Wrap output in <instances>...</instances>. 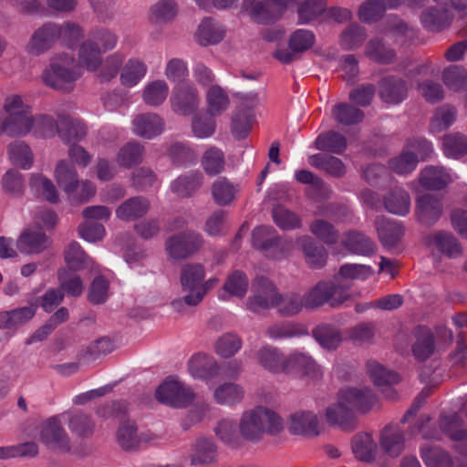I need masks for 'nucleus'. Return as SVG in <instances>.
<instances>
[{
	"label": "nucleus",
	"mask_w": 467,
	"mask_h": 467,
	"mask_svg": "<svg viewBox=\"0 0 467 467\" xmlns=\"http://www.w3.org/2000/svg\"><path fill=\"white\" fill-rule=\"evenodd\" d=\"M283 430L281 418L273 410L257 407L243 414L239 422L241 436L249 441H257L265 433L276 435Z\"/></svg>",
	"instance_id": "obj_1"
},
{
	"label": "nucleus",
	"mask_w": 467,
	"mask_h": 467,
	"mask_svg": "<svg viewBox=\"0 0 467 467\" xmlns=\"http://www.w3.org/2000/svg\"><path fill=\"white\" fill-rule=\"evenodd\" d=\"M76 61L72 56L61 54L51 59L50 65L43 74L44 83L61 93H69L74 89L75 82L79 78L76 72Z\"/></svg>",
	"instance_id": "obj_2"
},
{
	"label": "nucleus",
	"mask_w": 467,
	"mask_h": 467,
	"mask_svg": "<svg viewBox=\"0 0 467 467\" xmlns=\"http://www.w3.org/2000/svg\"><path fill=\"white\" fill-rule=\"evenodd\" d=\"M281 293L273 280L262 274L256 275L251 283V296L246 300V308L260 314L278 306Z\"/></svg>",
	"instance_id": "obj_3"
},
{
	"label": "nucleus",
	"mask_w": 467,
	"mask_h": 467,
	"mask_svg": "<svg viewBox=\"0 0 467 467\" xmlns=\"http://www.w3.org/2000/svg\"><path fill=\"white\" fill-rule=\"evenodd\" d=\"M203 244V236L191 229L171 234L164 243L169 257L177 261L191 258L202 248Z\"/></svg>",
	"instance_id": "obj_4"
},
{
	"label": "nucleus",
	"mask_w": 467,
	"mask_h": 467,
	"mask_svg": "<svg viewBox=\"0 0 467 467\" xmlns=\"http://www.w3.org/2000/svg\"><path fill=\"white\" fill-rule=\"evenodd\" d=\"M294 0H243L241 12L260 25H270L279 20Z\"/></svg>",
	"instance_id": "obj_5"
},
{
	"label": "nucleus",
	"mask_w": 467,
	"mask_h": 467,
	"mask_svg": "<svg viewBox=\"0 0 467 467\" xmlns=\"http://www.w3.org/2000/svg\"><path fill=\"white\" fill-rule=\"evenodd\" d=\"M194 397L190 388L173 379L165 380L156 389L157 400L172 407H186L193 401Z\"/></svg>",
	"instance_id": "obj_6"
},
{
	"label": "nucleus",
	"mask_w": 467,
	"mask_h": 467,
	"mask_svg": "<svg viewBox=\"0 0 467 467\" xmlns=\"http://www.w3.org/2000/svg\"><path fill=\"white\" fill-rule=\"evenodd\" d=\"M61 36V26L53 22L45 23L32 34L26 50L29 55L39 56L49 50Z\"/></svg>",
	"instance_id": "obj_7"
},
{
	"label": "nucleus",
	"mask_w": 467,
	"mask_h": 467,
	"mask_svg": "<svg viewBox=\"0 0 467 467\" xmlns=\"http://www.w3.org/2000/svg\"><path fill=\"white\" fill-rule=\"evenodd\" d=\"M40 440L49 449L61 453L71 452L70 438L65 431L60 420L52 417L47 420L41 429Z\"/></svg>",
	"instance_id": "obj_8"
},
{
	"label": "nucleus",
	"mask_w": 467,
	"mask_h": 467,
	"mask_svg": "<svg viewBox=\"0 0 467 467\" xmlns=\"http://www.w3.org/2000/svg\"><path fill=\"white\" fill-rule=\"evenodd\" d=\"M340 406H345L350 412L366 413L376 403V396L368 389L346 388L337 393Z\"/></svg>",
	"instance_id": "obj_9"
},
{
	"label": "nucleus",
	"mask_w": 467,
	"mask_h": 467,
	"mask_svg": "<svg viewBox=\"0 0 467 467\" xmlns=\"http://www.w3.org/2000/svg\"><path fill=\"white\" fill-rule=\"evenodd\" d=\"M285 374L319 379L323 376L321 367L308 355L295 352L287 356L285 365Z\"/></svg>",
	"instance_id": "obj_10"
},
{
	"label": "nucleus",
	"mask_w": 467,
	"mask_h": 467,
	"mask_svg": "<svg viewBox=\"0 0 467 467\" xmlns=\"http://www.w3.org/2000/svg\"><path fill=\"white\" fill-rule=\"evenodd\" d=\"M408 94V86L404 79L396 76H386L379 82V95L388 104L400 103Z\"/></svg>",
	"instance_id": "obj_11"
},
{
	"label": "nucleus",
	"mask_w": 467,
	"mask_h": 467,
	"mask_svg": "<svg viewBox=\"0 0 467 467\" xmlns=\"http://www.w3.org/2000/svg\"><path fill=\"white\" fill-rule=\"evenodd\" d=\"M199 102L196 88L190 86L178 87L171 97L172 109L183 116L193 114L199 107Z\"/></svg>",
	"instance_id": "obj_12"
},
{
	"label": "nucleus",
	"mask_w": 467,
	"mask_h": 467,
	"mask_svg": "<svg viewBox=\"0 0 467 467\" xmlns=\"http://www.w3.org/2000/svg\"><path fill=\"white\" fill-rule=\"evenodd\" d=\"M132 125L136 135L148 140L161 134L165 127L163 119L151 112L138 114L133 119Z\"/></svg>",
	"instance_id": "obj_13"
},
{
	"label": "nucleus",
	"mask_w": 467,
	"mask_h": 467,
	"mask_svg": "<svg viewBox=\"0 0 467 467\" xmlns=\"http://www.w3.org/2000/svg\"><path fill=\"white\" fill-rule=\"evenodd\" d=\"M427 244H433L440 253L449 258L460 257L463 248L459 240L450 232L436 231L424 238Z\"/></svg>",
	"instance_id": "obj_14"
},
{
	"label": "nucleus",
	"mask_w": 467,
	"mask_h": 467,
	"mask_svg": "<svg viewBox=\"0 0 467 467\" xmlns=\"http://www.w3.org/2000/svg\"><path fill=\"white\" fill-rule=\"evenodd\" d=\"M289 430L295 435L317 436L319 420L310 410H298L290 415Z\"/></svg>",
	"instance_id": "obj_15"
},
{
	"label": "nucleus",
	"mask_w": 467,
	"mask_h": 467,
	"mask_svg": "<svg viewBox=\"0 0 467 467\" xmlns=\"http://www.w3.org/2000/svg\"><path fill=\"white\" fill-rule=\"evenodd\" d=\"M453 19L451 10L436 4L424 9L420 14V22L429 31L440 32L448 27Z\"/></svg>",
	"instance_id": "obj_16"
},
{
	"label": "nucleus",
	"mask_w": 467,
	"mask_h": 467,
	"mask_svg": "<svg viewBox=\"0 0 467 467\" xmlns=\"http://www.w3.org/2000/svg\"><path fill=\"white\" fill-rule=\"evenodd\" d=\"M341 286L334 281L318 282L304 296L305 307L316 308L328 302L336 295Z\"/></svg>",
	"instance_id": "obj_17"
},
{
	"label": "nucleus",
	"mask_w": 467,
	"mask_h": 467,
	"mask_svg": "<svg viewBox=\"0 0 467 467\" xmlns=\"http://www.w3.org/2000/svg\"><path fill=\"white\" fill-rule=\"evenodd\" d=\"M442 213V204L438 198L425 194L417 200V218L425 226H432Z\"/></svg>",
	"instance_id": "obj_18"
},
{
	"label": "nucleus",
	"mask_w": 467,
	"mask_h": 467,
	"mask_svg": "<svg viewBox=\"0 0 467 467\" xmlns=\"http://www.w3.org/2000/svg\"><path fill=\"white\" fill-rule=\"evenodd\" d=\"M325 416L330 426H337L344 431L351 432L358 428L356 414L350 412L345 406H340L337 400L336 403L327 408Z\"/></svg>",
	"instance_id": "obj_19"
},
{
	"label": "nucleus",
	"mask_w": 467,
	"mask_h": 467,
	"mask_svg": "<svg viewBox=\"0 0 467 467\" xmlns=\"http://www.w3.org/2000/svg\"><path fill=\"white\" fill-rule=\"evenodd\" d=\"M50 239L41 228L24 231L17 240V247L22 253L39 254L49 247Z\"/></svg>",
	"instance_id": "obj_20"
},
{
	"label": "nucleus",
	"mask_w": 467,
	"mask_h": 467,
	"mask_svg": "<svg viewBox=\"0 0 467 467\" xmlns=\"http://www.w3.org/2000/svg\"><path fill=\"white\" fill-rule=\"evenodd\" d=\"M296 243L303 251L306 263L311 268L318 269L326 265L327 253L322 244L308 235L298 237Z\"/></svg>",
	"instance_id": "obj_21"
},
{
	"label": "nucleus",
	"mask_w": 467,
	"mask_h": 467,
	"mask_svg": "<svg viewBox=\"0 0 467 467\" xmlns=\"http://www.w3.org/2000/svg\"><path fill=\"white\" fill-rule=\"evenodd\" d=\"M35 122L32 113L10 114L4 119L0 130L9 137H22L32 130Z\"/></svg>",
	"instance_id": "obj_22"
},
{
	"label": "nucleus",
	"mask_w": 467,
	"mask_h": 467,
	"mask_svg": "<svg viewBox=\"0 0 467 467\" xmlns=\"http://www.w3.org/2000/svg\"><path fill=\"white\" fill-rule=\"evenodd\" d=\"M415 341L411 346L413 356L418 361L427 360L435 350V340L431 331L425 327H417L413 330Z\"/></svg>",
	"instance_id": "obj_23"
},
{
	"label": "nucleus",
	"mask_w": 467,
	"mask_h": 467,
	"mask_svg": "<svg viewBox=\"0 0 467 467\" xmlns=\"http://www.w3.org/2000/svg\"><path fill=\"white\" fill-rule=\"evenodd\" d=\"M60 131L59 138L68 145L78 143L87 136L88 128L79 119L69 115H59Z\"/></svg>",
	"instance_id": "obj_24"
},
{
	"label": "nucleus",
	"mask_w": 467,
	"mask_h": 467,
	"mask_svg": "<svg viewBox=\"0 0 467 467\" xmlns=\"http://www.w3.org/2000/svg\"><path fill=\"white\" fill-rule=\"evenodd\" d=\"M375 226L381 244L386 247H394L401 240L404 230L400 223L379 216L375 220Z\"/></svg>",
	"instance_id": "obj_25"
},
{
	"label": "nucleus",
	"mask_w": 467,
	"mask_h": 467,
	"mask_svg": "<svg viewBox=\"0 0 467 467\" xmlns=\"http://www.w3.org/2000/svg\"><path fill=\"white\" fill-rule=\"evenodd\" d=\"M150 201L142 196L131 197L116 209V216L122 221H134L143 217L150 210Z\"/></svg>",
	"instance_id": "obj_26"
},
{
	"label": "nucleus",
	"mask_w": 467,
	"mask_h": 467,
	"mask_svg": "<svg viewBox=\"0 0 467 467\" xmlns=\"http://www.w3.org/2000/svg\"><path fill=\"white\" fill-rule=\"evenodd\" d=\"M343 246L349 252L361 255H370L375 253V243L364 233L349 230L344 234Z\"/></svg>",
	"instance_id": "obj_27"
},
{
	"label": "nucleus",
	"mask_w": 467,
	"mask_h": 467,
	"mask_svg": "<svg viewBox=\"0 0 467 467\" xmlns=\"http://www.w3.org/2000/svg\"><path fill=\"white\" fill-rule=\"evenodd\" d=\"M258 363L273 373H284L287 356L273 346H264L256 353Z\"/></svg>",
	"instance_id": "obj_28"
},
{
	"label": "nucleus",
	"mask_w": 467,
	"mask_h": 467,
	"mask_svg": "<svg viewBox=\"0 0 467 467\" xmlns=\"http://www.w3.org/2000/svg\"><path fill=\"white\" fill-rule=\"evenodd\" d=\"M116 440L123 451L128 452L138 451L141 438L138 433L135 421L130 420L121 421L117 430Z\"/></svg>",
	"instance_id": "obj_29"
},
{
	"label": "nucleus",
	"mask_w": 467,
	"mask_h": 467,
	"mask_svg": "<svg viewBox=\"0 0 467 467\" xmlns=\"http://www.w3.org/2000/svg\"><path fill=\"white\" fill-rule=\"evenodd\" d=\"M195 36L201 46L216 45L223 39L225 29L213 18L207 17L200 24Z\"/></svg>",
	"instance_id": "obj_30"
},
{
	"label": "nucleus",
	"mask_w": 467,
	"mask_h": 467,
	"mask_svg": "<svg viewBox=\"0 0 467 467\" xmlns=\"http://www.w3.org/2000/svg\"><path fill=\"white\" fill-rule=\"evenodd\" d=\"M383 203L389 213L405 215L410 212V197L403 188L395 186L384 195Z\"/></svg>",
	"instance_id": "obj_31"
},
{
	"label": "nucleus",
	"mask_w": 467,
	"mask_h": 467,
	"mask_svg": "<svg viewBox=\"0 0 467 467\" xmlns=\"http://www.w3.org/2000/svg\"><path fill=\"white\" fill-rule=\"evenodd\" d=\"M364 54L368 58L380 65L391 64L397 57L395 50L378 37L368 41Z\"/></svg>",
	"instance_id": "obj_32"
},
{
	"label": "nucleus",
	"mask_w": 467,
	"mask_h": 467,
	"mask_svg": "<svg viewBox=\"0 0 467 467\" xmlns=\"http://www.w3.org/2000/svg\"><path fill=\"white\" fill-rule=\"evenodd\" d=\"M220 366L211 356L198 353L189 361V370L195 378L211 379L219 373Z\"/></svg>",
	"instance_id": "obj_33"
},
{
	"label": "nucleus",
	"mask_w": 467,
	"mask_h": 467,
	"mask_svg": "<svg viewBox=\"0 0 467 467\" xmlns=\"http://www.w3.org/2000/svg\"><path fill=\"white\" fill-rule=\"evenodd\" d=\"M55 178L58 186L67 194L75 192L79 186L76 168L65 160H61L57 162L55 169Z\"/></svg>",
	"instance_id": "obj_34"
},
{
	"label": "nucleus",
	"mask_w": 467,
	"mask_h": 467,
	"mask_svg": "<svg viewBox=\"0 0 467 467\" xmlns=\"http://www.w3.org/2000/svg\"><path fill=\"white\" fill-rule=\"evenodd\" d=\"M36 304L10 311L0 312V328L11 329L29 321L36 314Z\"/></svg>",
	"instance_id": "obj_35"
},
{
	"label": "nucleus",
	"mask_w": 467,
	"mask_h": 467,
	"mask_svg": "<svg viewBox=\"0 0 467 467\" xmlns=\"http://www.w3.org/2000/svg\"><path fill=\"white\" fill-rule=\"evenodd\" d=\"M419 181L427 190H441L451 182V178L443 167L429 166L421 171Z\"/></svg>",
	"instance_id": "obj_36"
},
{
	"label": "nucleus",
	"mask_w": 467,
	"mask_h": 467,
	"mask_svg": "<svg viewBox=\"0 0 467 467\" xmlns=\"http://www.w3.org/2000/svg\"><path fill=\"white\" fill-rule=\"evenodd\" d=\"M309 163L311 166L322 170L336 178H341L347 172V167L340 159L325 153L310 156Z\"/></svg>",
	"instance_id": "obj_37"
},
{
	"label": "nucleus",
	"mask_w": 467,
	"mask_h": 467,
	"mask_svg": "<svg viewBox=\"0 0 467 467\" xmlns=\"http://www.w3.org/2000/svg\"><path fill=\"white\" fill-rule=\"evenodd\" d=\"M316 341L325 349L335 350L342 342V335L338 328L330 324H320L312 330Z\"/></svg>",
	"instance_id": "obj_38"
},
{
	"label": "nucleus",
	"mask_w": 467,
	"mask_h": 467,
	"mask_svg": "<svg viewBox=\"0 0 467 467\" xmlns=\"http://www.w3.org/2000/svg\"><path fill=\"white\" fill-rule=\"evenodd\" d=\"M351 445L352 451L358 461L370 462L375 460L378 446L370 434H356L352 439Z\"/></svg>",
	"instance_id": "obj_39"
},
{
	"label": "nucleus",
	"mask_w": 467,
	"mask_h": 467,
	"mask_svg": "<svg viewBox=\"0 0 467 467\" xmlns=\"http://www.w3.org/2000/svg\"><path fill=\"white\" fill-rule=\"evenodd\" d=\"M217 456L214 442L206 438H200L192 445L191 463L192 465H207L213 462Z\"/></svg>",
	"instance_id": "obj_40"
},
{
	"label": "nucleus",
	"mask_w": 467,
	"mask_h": 467,
	"mask_svg": "<svg viewBox=\"0 0 467 467\" xmlns=\"http://www.w3.org/2000/svg\"><path fill=\"white\" fill-rule=\"evenodd\" d=\"M204 277L205 269L202 264H185L181 269L180 281L183 291L198 289Z\"/></svg>",
	"instance_id": "obj_41"
},
{
	"label": "nucleus",
	"mask_w": 467,
	"mask_h": 467,
	"mask_svg": "<svg viewBox=\"0 0 467 467\" xmlns=\"http://www.w3.org/2000/svg\"><path fill=\"white\" fill-rule=\"evenodd\" d=\"M201 165L209 176L222 173L225 167V156L223 150L212 146L204 150L201 158Z\"/></svg>",
	"instance_id": "obj_42"
},
{
	"label": "nucleus",
	"mask_w": 467,
	"mask_h": 467,
	"mask_svg": "<svg viewBox=\"0 0 467 467\" xmlns=\"http://www.w3.org/2000/svg\"><path fill=\"white\" fill-rule=\"evenodd\" d=\"M315 145L320 150L342 154L348 147V141L339 132L329 130L318 135Z\"/></svg>",
	"instance_id": "obj_43"
},
{
	"label": "nucleus",
	"mask_w": 467,
	"mask_h": 467,
	"mask_svg": "<svg viewBox=\"0 0 467 467\" xmlns=\"http://www.w3.org/2000/svg\"><path fill=\"white\" fill-rule=\"evenodd\" d=\"M267 335L274 339L291 338L307 336V329L291 321H283L270 325L266 329Z\"/></svg>",
	"instance_id": "obj_44"
},
{
	"label": "nucleus",
	"mask_w": 467,
	"mask_h": 467,
	"mask_svg": "<svg viewBox=\"0 0 467 467\" xmlns=\"http://www.w3.org/2000/svg\"><path fill=\"white\" fill-rule=\"evenodd\" d=\"M144 153L145 150L141 144L130 141L119 149L116 161L119 166L130 169L142 161Z\"/></svg>",
	"instance_id": "obj_45"
},
{
	"label": "nucleus",
	"mask_w": 467,
	"mask_h": 467,
	"mask_svg": "<svg viewBox=\"0 0 467 467\" xmlns=\"http://www.w3.org/2000/svg\"><path fill=\"white\" fill-rule=\"evenodd\" d=\"M203 176L200 172H192L178 177L171 185L172 191L182 198L192 196L202 184Z\"/></svg>",
	"instance_id": "obj_46"
},
{
	"label": "nucleus",
	"mask_w": 467,
	"mask_h": 467,
	"mask_svg": "<svg viewBox=\"0 0 467 467\" xmlns=\"http://www.w3.org/2000/svg\"><path fill=\"white\" fill-rule=\"evenodd\" d=\"M405 437L400 431L386 427L381 434L380 446L391 457L399 456L404 450Z\"/></svg>",
	"instance_id": "obj_47"
},
{
	"label": "nucleus",
	"mask_w": 467,
	"mask_h": 467,
	"mask_svg": "<svg viewBox=\"0 0 467 467\" xmlns=\"http://www.w3.org/2000/svg\"><path fill=\"white\" fill-rule=\"evenodd\" d=\"M367 38L365 27L357 23L347 26L339 36V44L345 50L358 48Z\"/></svg>",
	"instance_id": "obj_48"
},
{
	"label": "nucleus",
	"mask_w": 467,
	"mask_h": 467,
	"mask_svg": "<svg viewBox=\"0 0 467 467\" xmlns=\"http://www.w3.org/2000/svg\"><path fill=\"white\" fill-rule=\"evenodd\" d=\"M207 111L211 117L221 115L227 109L230 99L227 93L218 85L212 86L207 91Z\"/></svg>",
	"instance_id": "obj_49"
},
{
	"label": "nucleus",
	"mask_w": 467,
	"mask_h": 467,
	"mask_svg": "<svg viewBox=\"0 0 467 467\" xmlns=\"http://www.w3.org/2000/svg\"><path fill=\"white\" fill-rule=\"evenodd\" d=\"M9 159L22 169H29L34 161V154L29 146L22 140H15L8 145Z\"/></svg>",
	"instance_id": "obj_50"
},
{
	"label": "nucleus",
	"mask_w": 467,
	"mask_h": 467,
	"mask_svg": "<svg viewBox=\"0 0 467 467\" xmlns=\"http://www.w3.org/2000/svg\"><path fill=\"white\" fill-rule=\"evenodd\" d=\"M332 116L337 122L346 126L358 124L364 119L361 109L348 103L336 104L332 108Z\"/></svg>",
	"instance_id": "obj_51"
},
{
	"label": "nucleus",
	"mask_w": 467,
	"mask_h": 467,
	"mask_svg": "<svg viewBox=\"0 0 467 467\" xmlns=\"http://www.w3.org/2000/svg\"><path fill=\"white\" fill-rule=\"evenodd\" d=\"M29 185L32 190L36 191L37 194L42 196L48 202L57 203L59 202L58 192L55 184L51 180L47 179L42 174H32L30 177Z\"/></svg>",
	"instance_id": "obj_52"
},
{
	"label": "nucleus",
	"mask_w": 467,
	"mask_h": 467,
	"mask_svg": "<svg viewBox=\"0 0 467 467\" xmlns=\"http://www.w3.org/2000/svg\"><path fill=\"white\" fill-rule=\"evenodd\" d=\"M167 155L171 163L176 166H187L198 159L196 151L182 142L171 144L167 150Z\"/></svg>",
	"instance_id": "obj_53"
},
{
	"label": "nucleus",
	"mask_w": 467,
	"mask_h": 467,
	"mask_svg": "<svg viewBox=\"0 0 467 467\" xmlns=\"http://www.w3.org/2000/svg\"><path fill=\"white\" fill-rule=\"evenodd\" d=\"M95 422L87 414L75 413L68 418L69 431L80 439H89L95 432Z\"/></svg>",
	"instance_id": "obj_54"
},
{
	"label": "nucleus",
	"mask_w": 467,
	"mask_h": 467,
	"mask_svg": "<svg viewBox=\"0 0 467 467\" xmlns=\"http://www.w3.org/2000/svg\"><path fill=\"white\" fill-rule=\"evenodd\" d=\"M420 455L428 467H452L453 461L451 455L441 447L424 446Z\"/></svg>",
	"instance_id": "obj_55"
},
{
	"label": "nucleus",
	"mask_w": 467,
	"mask_h": 467,
	"mask_svg": "<svg viewBox=\"0 0 467 467\" xmlns=\"http://www.w3.org/2000/svg\"><path fill=\"white\" fill-rule=\"evenodd\" d=\"M114 350V344L109 337H101L91 342L87 348L78 355V360L87 362L95 361Z\"/></svg>",
	"instance_id": "obj_56"
},
{
	"label": "nucleus",
	"mask_w": 467,
	"mask_h": 467,
	"mask_svg": "<svg viewBox=\"0 0 467 467\" xmlns=\"http://www.w3.org/2000/svg\"><path fill=\"white\" fill-rule=\"evenodd\" d=\"M442 147L447 157L461 158L467 154V137L459 132L444 135Z\"/></svg>",
	"instance_id": "obj_57"
},
{
	"label": "nucleus",
	"mask_w": 467,
	"mask_h": 467,
	"mask_svg": "<svg viewBox=\"0 0 467 467\" xmlns=\"http://www.w3.org/2000/svg\"><path fill=\"white\" fill-rule=\"evenodd\" d=\"M326 0H304L297 5L298 20L301 24H308L325 13Z\"/></svg>",
	"instance_id": "obj_58"
},
{
	"label": "nucleus",
	"mask_w": 467,
	"mask_h": 467,
	"mask_svg": "<svg viewBox=\"0 0 467 467\" xmlns=\"http://www.w3.org/2000/svg\"><path fill=\"white\" fill-rule=\"evenodd\" d=\"M377 331V326L373 322H362L346 330L347 338L358 344H371Z\"/></svg>",
	"instance_id": "obj_59"
},
{
	"label": "nucleus",
	"mask_w": 467,
	"mask_h": 467,
	"mask_svg": "<svg viewBox=\"0 0 467 467\" xmlns=\"http://www.w3.org/2000/svg\"><path fill=\"white\" fill-rule=\"evenodd\" d=\"M366 366L369 378L377 386H389L400 381L397 373L388 370L375 360H368Z\"/></svg>",
	"instance_id": "obj_60"
},
{
	"label": "nucleus",
	"mask_w": 467,
	"mask_h": 467,
	"mask_svg": "<svg viewBox=\"0 0 467 467\" xmlns=\"http://www.w3.org/2000/svg\"><path fill=\"white\" fill-rule=\"evenodd\" d=\"M310 233L327 244H335L338 242L339 233L336 227L324 219L314 220L309 225Z\"/></svg>",
	"instance_id": "obj_61"
},
{
	"label": "nucleus",
	"mask_w": 467,
	"mask_h": 467,
	"mask_svg": "<svg viewBox=\"0 0 467 467\" xmlns=\"http://www.w3.org/2000/svg\"><path fill=\"white\" fill-rule=\"evenodd\" d=\"M386 12L384 0H367L358 8V16L366 24H371L381 19Z\"/></svg>",
	"instance_id": "obj_62"
},
{
	"label": "nucleus",
	"mask_w": 467,
	"mask_h": 467,
	"mask_svg": "<svg viewBox=\"0 0 467 467\" xmlns=\"http://www.w3.org/2000/svg\"><path fill=\"white\" fill-rule=\"evenodd\" d=\"M243 341L234 333L223 334L214 344V350L217 355L223 358L234 356L242 348Z\"/></svg>",
	"instance_id": "obj_63"
},
{
	"label": "nucleus",
	"mask_w": 467,
	"mask_h": 467,
	"mask_svg": "<svg viewBox=\"0 0 467 467\" xmlns=\"http://www.w3.org/2000/svg\"><path fill=\"white\" fill-rule=\"evenodd\" d=\"M441 78L450 89L460 91L467 86V70L462 66H450L443 70Z\"/></svg>",
	"instance_id": "obj_64"
}]
</instances>
